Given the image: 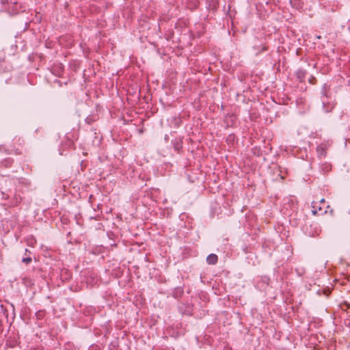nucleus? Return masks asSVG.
Instances as JSON below:
<instances>
[{"mask_svg":"<svg viewBox=\"0 0 350 350\" xmlns=\"http://www.w3.org/2000/svg\"><path fill=\"white\" fill-rule=\"evenodd\" d=\"M290 1L293 7H295L297 9H299L301 8L299 0H291Z\"/></svg>","mask_w":350,"mask_h":350,"instance_id":"6e6552de","label":"nucleus"},{"mask_svg":"<svg viewBox=\"0 0 350 350\" xmlns=\"http://www.w3.org/2000/svg\"><path fill=\"white\" fill-rule=\"evenodd\" d=\"M44 317V312L42 310L38 311L36 312V317L39 319H42Z\"/></svg>","mask_w":350,"mask_h":350,"instance_id":"9b49d317","label":"nucleus"},{"mask_svg":"<svg viewBox=\"0 0 350 350\" xmlns=\"http://www.w3.org/2000/svg\"><path fill=\"white\" fill-rule=\"evenodd\" d=\"M321 100L323 99H329L330 98V88L326 83L323 84L321 90Z\"/></svg>","mask_w":350,"mask_h":350,"instance_id":"f257e3e1","label":"nucleus"},{"mask_svg":"<svg viewBox=\"0 0 350 350\" xmlns=\"http://www.w3.org/2000/svg\"><path fill=\"white\" fill-rule=\"evenodd\" d=\"M20 200H21V199H20V200H18V198L16 197V204H17L18 202H20Z\"/></svg>","mask_w":350,"mask_h":350,"instance_id":"4468645a","label":"nucleus"},{"mask_svg":"<svg viewBox=\"0 0 350 350\" xmlns=\"http://www.w3.org/2000/svg\"><path fill=\"white\" fill-rule=\"evenodd\" d=\"M309 82L311 84H315L317 82V79L314 77L311 76L310 78L309 79Z\"/></svg>","mask_w":350,"mask_h":350,"instance_id":"ddd939ff","label":"nucleus"},{"mask_svg":"<svg viewBox=\"0 0 350 350\" xmlns=\"http://www.w3.org/2000/svg\"><path fill=\"white\" fill-rule=\"evenodd\" d=\"M306 70L299 68L296 72V76L300 81H303L306 76Z\"/></svg>","mask_w":350,"mask_h":350,"instance_id":"39448f33","label":"nucleus"},{"mask_svg":"<svg viewBox=\"0 0 350 350\" xmlns=\"http://www.w3.org/2000/svg\"><path fill=\"white\" fill-rule=\"evenodd\" d=\"M12 161L11 159H6L4 161V165H5V167H9L12 165Z\"/></svg>","mask_w":350,"mask_h":350,"instance_id":"f8f14e48","label":"nucleus"},{"mask_svg":"<svg viewBox=\"0 0 350 350\" xmlns=\"http://www.w3.org/2000/svg\"><path fill=\"white\" fill-rule=\"evenodd\" d=\"M312 208L313 209L312 210V213L314 215L319 214V212L322 211V208L321 207H319L317 210L314 205H312Z\"/></svg>","mask_w":350,"mask_h":350,"instance_id":"1a4fd4ad","label":"nucleus"},{"mask_svg":"<svg viewBox=\"0 0 350 350\" xmlns=\"http://www.w3.org/2000/svg\"><path fill=\"white\" fill-rule=\"evenodd\" d=\"M96 119H97L96 116H95V115H90V116H88L85 118V122L87 124H90L92 122H95L96 120Z\"/></svg>","mask_w":350,"mask_h":350,"instance_id":"0eeeda50","label":"nucleus"},{"mask_svg":"<svg viewBox=\"0 0 350 350\" xmlns=\"http://www.w3.org/2000/svg\"><path fill=\"white\" fill-rule=\"evenodd\" d=\"M206 262L208 265H215L218 261V257L215 254H211L206 257Z\"/></svg>","mask_w":350,"mask_h":350,"instance_id":"7ed1b4c3","label":"nucleus"},{"mask_svg":"<svg viewBox=\"0 0 350 350\" xmlns=\"http://www.w3.org/2000/svg\"><path fill=\"white\" fill-rule=\"evenodd\" d=\"M262 51H267V47L264 46L262 47Z\"/></svg>","mask_w":350,"mask_h":350,"instance_id":"f3484780","label":"nucleus"},{"mask_svg":"<svg viewBox=\"0 0 350 350\" xmlns=\"http://www.w3.org/2000/svg\"><path fill=\"white\" fill-rule=\"evenodd\" d=\"M172 145L174 150L179 152L183 148V142L180 139H175L172 141Z\"/></svg>","mask_w":350,"mask_h":350,"instance_id":"20e7f679","label":"nucleus"},{"mask_svg":"<svg viewBox=\"0 0 350 350\" xmlns=\"http://www.w3.org/2000/svg\"><path fill=\"white\" fill-rule=\"evenodd\" d=\"M322 105L323 108L325 112L331 111L335 107V103L334 102L329 101V99H323Z\"/></svg>","mask_w":350,"mask_h":350,"instance_id":"f03ea898","label":"nucleus"},{"mask_svg":"<svg viewBox=\"0 0 350 350\" xmlns=\"http://www.w3.org/2000/svg\"><path fill=\"white\" fill-rule=\"evenodd\" d=\"M16 153L18 154H20L21 152L18 151V150H16Z\"/></svg>","mask_w":350,"mask_h":350,"instance_id":"a211bd4d","label":"nucleus"},{"mask_svg":"<svg viewBox=\"0 0 350 350\" xmlns=\"http://www.w3.org/2000/svg\"><path fill=\"white\" fill-rule=\"evenodd\" d=\"M28 246L33 247V242H30V244H29Z\"/></svg>","mask_w":350,"mask_h":350,"instance_id":"2eb2a0df","label":"nucleus"},{"mask_svg":"<svg viewBox=\"0 0 350 350\" xmlns=\"http://www.w3.org/2000/svg\"><path fill=\"white\" fill-rule=\"evenodd\" d=\"M325 202V200H324V199L321 200V203H323V202Z\"/></svg>","mask_w":350,"mask_h":350,"instance_id":"6ab92c4d","label":"nucleus"},{"mask_svg":"<svg viewBox=\"0 0 350 350\" xmlns=\"http://www.w3.org/2000/svg\"><path fill=\"white\" fill-rule=\"evenodd\" d=\"M32 261V259L31 257H25L22 259V262L25 264H29Z\"/></svg>","mask_w":350,"mask_h":350,"instance_id":"9d476101","label":"nucleus"},{"mask_svg":"<svg viewBox=\"0 0 350 350\" xmlns=\"http://www.w3.org/2000/svg\"><path fill=\"white\" fill-rule=\"evenodd\" d=\"M317 152L319 157H325L326 151L323 144H320L317 147Z\"/></svg>","mask_w":350,"mask_h":350,"instance_id":"423d86ee","label":"nucleus"},{"mask_svg":"<svg viewBox=\"0 0 350 350\" xmlns=\"http://www.w3.org/2000/svg\"><path fill=\"white\" fill-rule=\"evenodd\" d=\"M28 253H31L30 251L27 249H25V254H28Z\"/></svg>","mask_w":350,"mask_h":350,"instance_id":"dca6fc26","label":"nucleus"}]
</instances>
